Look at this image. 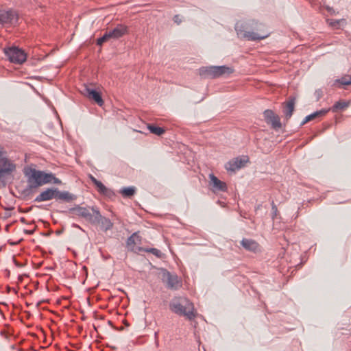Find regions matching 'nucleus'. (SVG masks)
I'll return each instance as SVG.
<instances>
[{
  "instance_id": "nucleus-21",
  "label": "nucleus",
  "mask_w": 351,
  "mask_h": 351,
  "mask_svg": "<svg viewBox=\"0 0 351 351\" xmlns=\"http://www.w3.org/2000/svg\"><path fill=\"white\" fill-rule=\"evenodd\" d=\"M147 128L151 133L157 136H161L165 132V129L153 124H147Z\"/></svg>"
},
{
  "instance_id": "nucleus-3",
  "label": "nucleus",
  "mask_w": 351,
  "mask_h": 351,
  "mask_svg": "<svg viewBox=\"0 0 351 351\" xmlns=\"http://www.w3.org/2000/svg\"><path fill=\"white\" fill-rule=\"evenodd\" d=\"M24 174L27 182V188L23 191L24 194L28 195L30 190L43 186V171L27 168L25 169Z\"/></svg>"
},
{
  "instance_id": "nucleus-14",
  "label": "nucleus",
  "mask_w": 351,
  "mask_h": 351,
  "mask_svg": "<svg viewBox=\"0 0 351 351\" xmlns=\"http://www.w3.org/2000/svg\"><path fill=\"white\" fill-rule=\"evenodd\" d=\"M57 188H48L45 191H43L35 198V202H41L45 201H49L52 199H56Z\"/></svg>"
},
{
  "instance_id": "nucleus-9",
  "label": "nucleus",
  "mask_w": 351,
  "mask_h": 351,
  "mask_svg": "<svg viewBox=\"0 0 351 351\" xmlns=\"http://www.w3.org/2000/svg\"><path fill=\"white\" fill-rule=\"evenodd\" d=\"M248 161L249 158L246 156L237 157L227 162L225 168L228 171L235 172L237 170L243 167Z\"/></svg>"
},
{
  "instance_id": "nucleus-32",
  "label": "nucleus",
  "mask_w": 351,
  "mask_h": 351,
  "mask_svg": "<svg viewBox=\"0 0 351 351\" xmlns=\"http://www.w3.org/2000/svg\"><path fill=\"white\" fill-rule=\"evenodd\" d=\"M7 157L5 156V152L3 151V148H0V163L2 161L7 160Z\"/></svg>"
},
{
  "instance_id": "nucleus-4",
  "label": "nucleus",
  "mask_w": 351,
  "mask_h": 351,
  "mask_svg": "<svg viewBox=\"0 0 351 351\" xmlns=\"http://www.w3.org/2000/svg\"><path fill=\"white\" fill-rule=\"evenodd\" d=\"M234 72L232 67L227 66H202L199 69V74L204 78H217L224 75H229Z\"/></svg>"
},
{
  "instance_id": "nucleus-5",
  "label": "nucleus",
  "mask_w": 351,
  "mask_h": 351,
  "mask_svg": "<svg viewBox=\"0 0 351 351\" xmlns=\"http://www.w3.org/2000/svg\"><path fill=\"white\" fill-rule=\"evenodd\" d=\"M98 208L95 206L86 208L80 206V205H75L74 207L69 209V213L85 219L92 225H93L96 219V213H98Z\"/></svg>"
},
{
  "instance_id": "nucleus-38",
  "label": "nucleus",
  "mask_w": 351,
  "mask_h": 351,
  "mask_svg": "<svg viewBox=\"0 0 351 351\" xmlns=\"http://www.w3.org/2000/svg\"><path fill=\"white\" fill-rule=\"evenodd\" d=\"M330 26L332 27H339L340 23H330Z\"/></svg>"
},
{
  "instance_id": "nucleus-1",
  "label": "nucleus",
  "mask_w": 351,
  "mask_h": 351,
  "mask_svg": "<svg viewBox=\"0 0 351 351\" xmlns=\"http://www.w3.org/2000/svg\"><path fill=\"white\" fill-rule=\"evenodd\" d=\"M169 309L173 313L184 316L189 320L195 317L193 304L184 297L173 298L169 303Z\"/></svg>"
},
{
  "instance_id": "nucleus-45",
  "label": "nucleus",
  "mask_w": 351,
  "mask_h": 351,
  "mask_svg": "<svg viewBox=\"0 0 351 351\" xmlns=\"http://www.w3.org/2000/svg\"><path fill=\"white\" fill-rule=\"evenodd\" d=\"M335 22L339 23V22H341V21L339 20H337Z\"/></svg>"
},
{
  "instance_id": "nucleus-26",
  "label": "nucleus",
  "mask_w": 351,
  "mask_h": 351,
  "mask_svg": "<svg viewBox=\"0 0 351 351\" xmlns=\"http://www.w3.org/2000/svg\"><path fill=\"white\" fill-rule=\"evenodd\" d=\"M95 186L97 188L98 192L103 195H108V193H110V191L100 181H98Z\"/></svg>"
},
{
  "instance_id": "nucleus-39",
  "label": "nucleus",
  "mask_w": 351,
  "mask_h": 351,
  "mask_svg": "<svg viewBox=\"0 0 351 351\" xmlns=\"http://www.w3.org/2000/svg\"><path fill=\"white\" fill-rule=\"evenodd\" d=\"M308 121H309V119H307V116H306L305 117V119H304V121L301 123V125H304L305 123H306Z\"/></svg>"
},
{
  "instance_id": "nucleus-41",
  "label": "nucleus",
  "mask_w": 351,
  "mask_h": 351,
  "mask_svg": "<svg viewBox=\"0 0 351 351\" xmlns=\"http://www.w3.org/2000/svg\"><path fill=\"white\" fill-rule=\"evenodd\" d=\"M174 22H178V21H181L180 19H179V16L178 15H176L174 16V19H173Z\"/></svg>"
},
{
  "instance_id": "nucleus-18",
  "label": "nucleus",
  "mask_w": 351,
  "mask_h": 351,
  "mask_svg": "<svg viewBox=\"0 0 351 351\" xmlns=\"http://www.w3.org/2000/svg\"><path fill=\"white\" fill-rule=\"evenodd\" d=\"M127 32V27L123 24H119L114 29L108 32L111 38H119Z\"/></svg>"
},
{
  "instance_id": "nucleus-2",
  "label": "nucleus",
  "mask_w": 351,
  "mask_h": 351,
  "mask_svg": "<svg viewBox=\"0 0 351 351\" xmlns=\"http://www.w3.org/2000/svg\"><path fill=\"white\" fill-rule=\"evenodd\" d=\"M235 30L239 38L250 41H256L267 38L270 32L259 29V32H255L248 30V28L244 23H236Z\"/></svg>"
},
{
  "instance_id": "nucleus-20",
  "label": "nucleus",
  "mask_w": 351,
  "mask_h": 351,
  "mask_svg": "<svg viewBox=\"0 0 351 351\" xmlns=\"http://www.w3.org/2000/svg\"><path fill=\"white\" fill-rule=\"evenodd\" d=\"M339 85V87L341 86H348L351 84V75H345L340 79H337L335 81L334 85Z\"/></svg>"
},
{
  "instance_id": "nucleus-17",
  "label": "nucleus",
  "mask_w": 351,
  "mask_h": 351,
  "mask_svg": "<svg viewBox=\"0 0 351 351\" xmlns=\"http://www.w3.org/2000/svg\"><path fill=\"white\" fill-rule=\"evenodd\" d=\"M241 245L246 250L252 252H256L259 250L258 243L252 239H243L242 241H241Z\"/></svg>"
},
{
  "instance_id": "nucleus-31",
  "label": "nucleus",
  "mask_w": 351,
  "mask_h": 351,
  "mask_svg": "<svg viewBox=\"0 0 351 351\" xmlns=\"http://www.w3.org/2000/svg\"><path fill=\"white\" fill-rule=\"evenodd\" d=\"M10 174V169H0V180L5 177V175Z\"/></svg>"
},
{
  "instance_id": "nucleus-35",
  "label": "nucleus",
  "mask_w": 351,
  "mask_h": 351,
  "mask_svg": "<svg viewBox=\"0 0 351 351\" xmlns=\"http://www.w3.org/2000/svg\"><path fill=\"white\" fill-rule=\"evenodd\" d=\"M51 183L60 184L62 183V182L60 179L56 178V176H54V178L53 179V181Z\"/></svg>"
},
{
  "instance_id": "nucleus-42",
  "label": "nucleus",
  "mask_w": 351,
  "mask_h": 351,
  "mask_svg": "<svg viewBox=\"0 0 351 351\" xmlns=\"http://www.w3.org/2000/svg\"><path fill=\"white\" fill-rule=\"evenodd\" d=\"M21 221L22 223H25V218L22 217V218L21 219Z\"/></svg>"
},
{
  "instance_id": "nucleus-11",
  "label": "nucleus",
  "mask_w": 351,
  "mask_h": 351,
  "mask_svg": "<svg viewBox=\"0 0 351 351\" xmlns=\"http://www.w3.org/2000/svg\"><path fill=\"white\" fill-rule=\"evenodd\" d=\"M93 225H99L101 229L105 232L110 230L112 226V222L108 219L101 215L100 211L96 213V219Z\"/></svg>"
},
{
  "instance_id": "nucleus-44",
  "label": "nucleus",
  "mask_w": 351,
  "mask_h": 351,
  "mask_svg": "<svg viewBox=\"0 0 351 351\" xmlns=\"http://www.w3.org/2000/svg\"><path fill=\"white\" fill-rule=\"evenodd\" d=\"M75 227L79 228L81 229V228L78 225H74Z\"/></svg>"
},
{
  "instance_id": "nucleus-22",
  "label": "nucleus",
  "mask_w": 351,
  "mask_h": 351,
  "mask_svg": "<svg viewBox=\"0 0 351 351\" xmlns=\"http://www.w3.org/2000/svg\"><path fill=\"white\" fill-rule=\"evenodd\" d=\"M349 105H350L349 101L340 100L335 104V105L332 107V110L333 111H336L337 110H343L346 109V108H348L349 106Z\"/></svg>"
},
{
  "instance_id": "nucleus-13",
  "label": "nucleus",
  "mask_w": 351,
  "mask_h": 351,
  "mask_svg": "<svg viewBox=\"0 0 351 351\" xmlns=\"http://www.w3.org/2000/svg\"><path fill=\"white\" fill-rule=\"evenodd\" d=\"M56 194V200L59 202L70 203L75 201L77 199V195L67 191H60L57 188Z\"/></svg>"
},
{
  "instance_id": "nucleus-36",
  "label": "nucleus",
  "mask_w": 351,
  "mask_h": 351,
  "mask_svg": "<svg viewBox=\"0 0 351 351\" xmlns=\"http://www.w3.org/2000/svg\"><path fill=\"white\" fill-rule=\"evenodd\" d=\"M325 8L326 9V10L330 12V14H334L335 12L334 10V9L328 5H326L325 6Z\"/></svg>"
},
{
  "instance_id": "nucleus-25",
  "label": "nucleus",
  "mask_w": 351,
  "mask_h": 351,
  "mask_svg": "<svg viewBox=\"0 0 351 351\" xmlns=\"http://www.w3.org/2000/svg\"><path fill=\"white\" fill-rule=\"evenodd\" d=\"M139 239V237L137 233L132 234L128 239H127V246L128 247H133L136 244V241Z\"/></svg>"
},
{
  "instance_id": "nucleus-24",
  "label": "nucleus",
  "mask_w": 351,
  "mask_h": 351,
  "mask_svg": "<svg viewBox=\"0 0 351 351\" xmlns=\"http://www.w3.org/2000/svg\"><path fill=\"white\" fill-rule=\"evenodd\" d=\"M10 169V173L13 172L15 169L16 166L14 164L11 162L8 159L2 161V162L0 163V169Z\"/></svg>"
},
{
  "instance_id": "nucleus-33",
  "label": "nucleus",
  "mask_w": 351,
  "mask_h": 351,
  "mask_svg": "<svg viewBox=\"0 0 351 351\" xmlns=\"http://www.w3.org/2000/svg\"><path fill=\"white\" fill-rule=\"evenodd\" d=\"M271 209H272V211H273V216H272V217L274 218L277 215L278 209H277V206L274 203V202L271 204Z\"/></svg>"
},
{
  "instance_id": "nucleus-40",
  "label": "nucleus",
  "mask_w": 351,
  "mask_h": 351,
  "mask_svg": "<svg viewBox=\"0 0 351 351\" xmlns=\"http://www.w3.org/2000/svg\"><path fill=\"white\" fill-rule=\"evenodd\" d=\"M24 232L26 234H32L34 233V230H25Z\"/></svg>"
},
{
  "instance_id": "nucleus-7",
  "label": "nucleus",
  "mask_w": 351,
  "mask_h": 351,
  "mask_svg": "<svg viewBox=\"0 0 351 351\" xmlns=\"http://www.w3.org/2000/svg\"><path fill=\"white\" fill-rule=\"evenodd\" d=\"M81 93L88 99L94 101L98 106H102L104 101L101 93L93 88V84H84L80 90Z\"/></svg>"
},
{
  "instance_id": "nucleus-34",
  "label": "nucleus",
  "mask_w": 351,
  "mask_h": 351,
  "mask_svg": "<svg viewBox=\"0 0 351 351\" xmlns=\"http://www.w3.org/2000/svg\"><path fill=\"white\" fill-rule=\"evenodd\" d=\"M322 95H323V92L322 90L318 89V90H315V95L317 98V101H318L322 97Z\"/></svg>"
},
{
  "instance_id": "nucleus-16",
  "label": "nucleus",
  "mask_w": 351,
  "mask_h": 351,
  "mask_svg": "<svg viewBox=\"0 0 351 351\" xmlns=\"http://www.w3.org/2000/svg\"><path fill=\"white\" fill-rule=\"evenodd\" d=\"M295 97H290L287 101L283 104V112L287 120L289 119L295 109Z\"/></svg>"
},
{
  "instance_id": "nucleus-19",
  "label": "nucleus",
  "mask_w": 351,
  "mask_h": 351,
  "mask_svg": "<svg viewBox=\"0 0 351 351\" xmlns=\"http://www.w3.org/2000/svg\"><path fill=\"white\" fill-rule=\"evenodd\" d=\"M119 193L122 195L123 197H131L136 193V187H124L120 190Z\"/></svg>"
},
{
  "instance_id": "nucleus-8",
  "label": "nucleus",
  "mask_w": 351,
  "mask_h": 351,
  "mask_svg": "<svg viewBox=\"0 0 351 351\" xmlns=\"http://www.w3.org/2000/svg\"><path fill=\"white\" fill-rule=\"evenodd\" d=\"M161 279L166 287L170 289H178L181 285L177 275L172 274L165 269H161Z\"/></svg>"
},
{
  "instance_id": "nucleus-28",
  "label": "nucleus",
  "mask_w": 351,
  "mask_h": 351,
  "mask_svg": "<svg viewBox=\"0 0 351 351\" xmlns=\"http://www.w3.org/2000/svg\"><path fill=\"white\" fill-rule=\"evenodd\" d=\"M109 38H111L110 34H108V32L105 33V34L97 39V45H101L104 43L106 42Z\"/></svg>"
},
{
  "instance_id": "nucleus-23",
  "label": "nucleus",
  "mask_w": 351,
  "mask_h": 351,
  "mask_svg": "<svg viewBox=\"0 0 351 351\" xmlns=\"http://www.w3.org/2000/svg\"><path fill=\"white\" fill-rule=\"evenodd\" d=\"M328 111V109H322L321 110L316 111L312 113L311 114L308 115L307 119H309V121H312L317 117L324 116Z\"/></svg>"
},
{
  "instance_id": "nucleus-43",
  "label": "nucleus",
  "mask_w": 351,
  "mask_h": 351,
  "mask_svg": "<svg viewBox=\"0 0 351 351\" xmlns=\"http://www.w3.org/2000/svg\"><path fill=\"white\" fill-rule=\"evenodd\" d=\"M106 19L108 21V22H112V19H110L108 17H106Z\"/></svg>"
},
{
  "instance_id": "nucleus-29",
  "label": "nucleus",
  "mask_w": 351,
  "mask_h": 351,
  "mask_svg": "<svg viewBox=\"0 0 351 351\" xmlns=\"http://www.w3.org/2000/svg\"><path fill=\"white\" fill-rule=\"evenodd\" d=\"M145 251L147 252H150L158 258H160L162 256V252L156 248H149L145 250Z\"/></svg>"
},
{
  "instance_id": "nucleus-30",
  "label": "nucleus",
  "mask_w": 351,
  "mask_h": 351,
  "mask_svg": "<svg viewBox=\"0 0 351 351\" xmlns=\"http://www.w3.org/2000/svg\"><path fill=\"white\" fill-rule=\"evenodd\" d=\"M10 174V169H0V180L5 177V175Z\"/></svg>"
},
{
  "instance_id": "nucleus-12",
  "label": "nucleus",
  "mask_w": 351,
  "mask_h": 351,
  "mask_svg": "<svg viewBox=\"0 0 351 351\" xmlns=\"http://www.w3.org/2000/svg\"><path fill=\"white\" fill-rule=\"evenodd\" d=\"M210 178V186L212 187L213 192L217 191H226L228 189L227 184L226 182L219 180L214 174L210 173L209 175Z\"/></svg>"
},
{
  "instance_id": "nucleus-6",
  "label": "nucleus",
  "mask_w": 351,
  "mask_h": 351,
  "mask_svg": "<svg viewBox=\"0 0 351 351\" xmlns=\"http://www.w3.org/2000/svg\"><path fill=\"white\" fill-rule=\"evenodd\" d=\"M4 53L11 62L21 64L26 60V53L17 47L5 48Z\"/></svg>"
},
{
  "instance_id": "nucleus-10",
  "label": "nucleus",
  "mask_w": 351,
  "mask_h": 351,
  "mask_svg": "<svg viewBox=\"0 0 351 351\" xmlns=\"http://www.w3.org/2000/svg\"><path fill=\"white\" fill-rule=\"evenodd\" d=\"M264 119L267 123L271 124V128L276 130L281 128L280 117L271 110H265L263 112Z\"/></svg>"
},
{
  "instance_id": "nucleus-37",
  "label": "nucleus",
  "mask_w": 351,
  "mask_h": 351,
  "mask_svg": "<svg viewBox=\"0 0 351 351\" xmlns=\"http://www.w3.org/2000/svg\"><path fill=\"white\" fill-rule=\"evenodd\" d=\"M90 180H91L92 182H93L95 185V184H97V182L99 181V180H97L94 176H91V175L90 176Z\"/></svg>"
},
{
  "instance_id": "nucleus-27",
  "label": "nucleus",
  "mask_w": 351,
  "mask_h": 351,
  "mask_svg": "<svg viewBox=\"0 0 351 351\" xmlns=\"http://www.w3.org/2000/svg\"><path fill=\"white\" fill-rule=\"evenodd\" d=\"M53 178L54 174H53L52 173H46L43 171V185L45 184L51 183Z\"/></svg>"
},
{
  "instance_id": "nucleus-15",
  "label": "nucleus",
  "mask_w": 351,
  "mask_h": 351,
  "mask_svg": "<svg viewBox=\"0 0 351 351\" xmlns=\"http://www.w3.org/2000/svg\"><path fill=\"white\" fill-rule=\"evenodd\" d=\"M20 20L18 13L13 10H0V22H12Z\"/></svg>"
}]
</instances>
